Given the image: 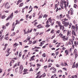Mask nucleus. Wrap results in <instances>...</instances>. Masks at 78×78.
Instances as JSON below:
<instances>
[{
	"label": "nucleus",
	"mask_w": 78,
	"mask_h": 78,
	"mask_svg": "<svg viewBox=\"0 0 78 78\" xmlns=\"http://www.w3.org/2000/svg\"><path fill=\"white\" fill-rule=\"evenodd\" d=\"M9 25V23H7L5 25V27H8Z\"/></svg>",
	"instance_id": "32"
},
{
	"label": "nucleus",
	"mask_w": 78,
	"mask_h": 78,
	"mask_svg": "<svg viewBox=\"0 0 78 78\" xmlns=\"http://www.w3.org/2000/svg\"><path fill=\"white\" fill-rule=\"evenodd\" d=\"M28 31H29V30H28L27 32L26 33V31H25V30H24V34H28Z\"/></svg>",
	"instance_id": "20"
},
{
	"label": "nucleus",
	"mask_w": 78,
	"mask_h": 78,
	"mask_svg": "<svg viewBox=\"0 0 78 78\" xmlns=\"http://www.w3.org/2000/svg\"><path fill=\"white\" fill-rule=\"evenodd\" d=\"M47 16H48V15H45L43 16V18H44V17H45V18H47Z\"/></svg>",
	"instance_id": "24"
},
{
	"label": "nucleus",
	"mask_w": 78,
	"mask_h": 78,
	"mask_svg": "<svg viewBox=\"0 0 78 78\" xmlns=\"http://www.w3.org/2000/svg\"><path fill=\"white\" fill-rule=\"evenodd\" d=\"M9 3L8 2H7L6 3H4L3 4V5L5 6V8H7V9H9L10 8V5H9Z\"/></svg>",
	"instance_id": "3"
},
{
	"label": "nucleus",
	"mask_w": 78,
	"mask_h": 78,
	"mask_svg": "<svg viewBox=\"0 0 78 78\" xmlns=\"http://www.w3.org/2000/svg\"><path fill=\"white\" fill-rule=\"evenodd\" d=\"M70 11H71L72 12H73V9L72 8H71L70 9Z\"/></svg>",
	"instance_id": "40"
},
{
	"label": "nucleus",
	"mask_w": 78,
	"mask_h": 78,
	"mask_svg": "<svg viewBox=\"0 0 78 78\" xmlns=\"http://www.w3.org/2000/svg\"><path fill=\"white\" fill-rule=\"evenodd\" d=\"M66 23L65 22V21H62V23H63V24H64V25H65V23Z\"/></svg>",
	"instance_id": "54"
},
{
	"label": "nucleus",
	"mask_w": 78,
	"mask_h": 78,
	"mask_svg": "<svg viewBox=\"0 0 78 78\" xmlns=\"http://www.w3.org/2000/svg\"><path fill=\"white\" fill-rule=\"evenodd\" d=\"M8 34H6V35L5 36V39H8L9 37H8Z\"/></svg>",
	"instance_id": "12"
},
{
	"label": "nucleus",
	"mask_w": 78,
	"mask_h": 78,
	"mask_svg": "<svg viewBox=\"0 0 78 78\" xmlns=\"http://www.w3.org/2000/svg\"><path fill=\"white\" fill-rule=\"evenodd\" d=\"M76 58H77V54H76L75 55V58L76 59Z\"/></svg>",
	"instance_id": "60"
},
{
	"label": "nucleus",
	"mask_w": 78,
	"mask_h": 78,
	"mask_svg": "<svg viewBox=\"0 0 78 78\" xmlns=\"http://www.w3.org/2000/svg\"><path fill=\"white\" fill-rule=\"evenodd\" d=\"M23 2H22V3H20V4L19 7H22V6H23Z\"/></svg>",
	"instance_id": "19"
},
{
	"label": "nucleus",
	"mask_w": 78,
	"mask_h": 78,
	"mask_svg": "<svg viewBox=\"0 0 78 78\" xmlns=\"http://www.w3.org/2000/svg\"><path fill=\"white\" fill-rule=\"evenodd\" d=\"M49 23V22L48 21V20H47L46 22V25L45 26L46 27V28H48V27H49L50 26V25L49 24H48Z\"/></svg>",
	"instance_id": "6"
},
{
	"label": "nucleus",
	"mask_w": 78,
	"mask_h": 78,
	"mask_svg": "<svg viewBox=\"0 0 78 78\" xmlns=\"http://www.w3.org/2000/svg\"><path fill=\"white\" fill-rule=\"evenodd\" d=\"M59 72H60V73H62V70H59V71H58V73Z\"/></svg>",
	"instance_id": "48"
},
{
	"label": "nucleus",
	"mask_w": 78,
	"mask_h": 78,
	"mask_svg": "<svg viewBox=\"0 0 78 78\" xmlns=\"http://www.w3.org/2000/svg\"><path fill=\"white\" fill-rule=\"evenodd\" d=\"M2 28L3 29H6V27H5V25H3V27H2Z\"/></svg>",
	"instance_id": "33"
},
{
	"label": "nucleus",
	"mask_w": 78,
	"mask_h": 78,
	"mask_svg": "<svg viewBox=\"0 0 78 78\" xmlns=\"http://www.w3.org/2000/svg\"><path fill=\"white\" fill-rule=\"evenodd\" d=\"M37 67H39L40 66H41V65H40L38 63L37 65Z\"/></svg>",
	"instance_id": "50"
},
{
	"label": "nucleus",
	"mask_w": 78,
	"mask_h": 78,
	"mask_svg": "<svg viewBox=\"0 0 78 78\" xmlns=\"http://www.w3.org/2000/svg\"><path fill=\"white\" fill-rule=\"evenodd\" d=\"M37 40H36L35 41H34L33 42V44H36V43H37Z\"/></svg>",
	"instance_id": "22"
},
{
	"label": "nucleus",
	"mask_w": 78,
	"mask_h": 78,
	"mask_svg": "<svg viewBox=\"0 0 78 78\" xmlns=\"http://www.w3.org/2000/svg\"><path fill=\"white\" fill-rule=\"evenodd\" d=\"M1 19H5V15L2 16L1 17Z\"/></svg>",
	"instance_id": "35"
},
{
	"label": "nucleus",
	"mask_w": 78,
	"mask_h": 78,
	"mask_svg": "<svg viewBox=\"0 0 78 78\" xmlns=\"http://www.w3.org/2000/svg\"><path fill=\"white\" fill-rule=\"evenodd\" d=\"M19 56H20V57L21 56V55L22 54V53H21V52H20V53H19Z\"/></svg>",
	"instance_id": "47"
},
{
	"label": "nucleus",
	"mask_w": 78,
	"mask_h": 78,
	"mask_svg": "<svg viewBox=\"0 0 78 78\" xmlns=\"http://www.w3.org/2000/svg\"><path fill=\"white\" fill-rule=\"evenodd\" d=\"M55 23L54 22H53L51 24V25H53L54 24V23Z\"/></svg>",
	"instance_id": "57"
},
{
	"label": "nucleus",
	"mask_w": 78,
	"mask_h": 78,
	"mask_svg": "<svg viewBox=\"0 0 78 78\" xmlns=\"http://www.w3.org/2000/svg\"><path fill=\"white\" fill-rule=\"evenodd\" d=\"M59 36L60 37H62V38H63V37H64V35H63V34H59Z\"/></svg>",
	"instance_id": "21"
},
{
	"label": "nucleus",
	"mask_w": 78,
	"mask_h": 78,
	"mask_svg": "<svg viewBox=\"0 0 78 78\" xmlns=\"http://www.w3.org/2000/svg\"><path fill=\"white\" fill-rule=\"evenodd\" d=\"M3 32V30H2L1 31H0V34H2V33Z\"/></svg>",
	"instance_id": "41"
},
{
	"label": "nucleus",
	"mask_w": 78,
	"mask_h": 78,
	"mask_svg": "<svg viewBox=\"0 0 78 78\" xmlns=\"http://www.w3.org/2000/svg\"><path fill=\"white\" fill-rule=\"evenodd\" d=\"M66 17L68 18V19H70V16H69V14L66 15Z\"/></svg>",
	"instance_id": "16"
},
{
	"label": "nucleus",
	"mask_w": 78,
	"mask_h": 78,
	"mask_svg": "<svg viewBox=\"0 0 78 78\" xmlns=\"http://www.w3.org/2000/svg\"><path fill=\"white\" fill-rule=\"evenodd\" d=\"M9 53H8V54H7L6 55V56H8L9 55Z\"/></svg>",
	"instance_id": "53"
},
{
	"label": "nucleus",
	"mask_w": 78,
	"mask_h": 78,
	"mask_svg": "<svg viewBox=\"0 0 78 78\" xmlns=\"http://www.w3.org/2000/svg\"><path fill=\"white\" fill-rule=\"evenodd\" d=\"M72 35H74L75 36L76 35V33H75V30H73L72 32Z\"/></svg>",
	"instance_id": "10"
},
{
	"label": "nucleus",
	"mask_w": 78,
	"mask_h": 78,
	"mask_svg": "<svg viewBox=\"0 0 78 78\" xmlns=\"http://www.w3.org/2000/svg\"><path fill=\"white\" fill-rule=\"evenodd\" d=\"M48 20H49V22H50V23H51V19L50 18H49L48 19Z\"/></svg>",
	"instance_id": "28"
},
{
	"label": "nucleus",
	"mask_w": 78,
	"mask_h": 78,
	"mask_svg": "<svg viewBox=\"0 0 78 78\" xmlns=\"http://www.w3.org/2000/svg\"><path fill=\"white\" fill-rule=\"evenodd\" d=\"M74 45H75V46H76V41H74Z\"/></svg>",
	"instance_id": "42"
},
{
	"label": "nucleus",
	"mask_w": 78,
	"mask_h": 78,
	"mask_svg": "<svg viewBox=\"0 0 78 78\" xmlns=\"http://www.w3.org/2000/svg\"><path fill=\"white\" fill-rule=\"evenodd\" d=\"M29 40H26L25 41H24V42H27L28 40L30 44H32V41H29Z\"/></svg>",
	"instance_id": "8"
},
{
	"label": "nucleus",
	"mask_w": 78,
	"mask_h": 78,
	"mask_svg": "<svg viewBox=\"0 0 78 78\" xmlns=\"http://www.w3.org/2000/svg\"><path fill=\"white\" fill-rule=\"evenodd\" d=\"M74 7L75 8H76V5L74 4Z\"/></svg>",
	"instance_id": "45"
},
{
	"label": "nucleus",
	"mask_w": 78,
	"mask_h": 78,
	"mask_svg": "<svg viewBox=\"0 0 78 78\" xmlns=\"http://www.w3.org/2000/svg\"><path fill=\"white\" fill-rule=\"evenodd\" d=\"M14 12L15 13H18V11H17V10H16Z\"/></svg>",
	"instance_id": "64"
},
{
	"label": "nucleus",
	"mask_w": 78,
	"mask_h": 78,
	"mask_svg": "<svg viewBox=\"0 0 78 78\" xmlns=\"http://www.w3.org/2000/svg\"><path fill=\"white\" fill-rule=\"evenodd\" d=\"M14 22H13L12 25V26L13 27V28H15V25H14Z\"/></svg>",
	"instance_id": "23"
},
{
	"label": "nucleus",
	"mask_w": 78,
	"mask_h": 78,
	"mask_svg": "<svg viewBox=\"0 0 78 78\" xmlns=\"http://www.w3.org/2000/svg\"><path fill=\"white\" fill-rule=\"evenodd\" d=\"M10 48H8V49H7V52L8 53H9V51H10Z\"/></svg>",
	"instance_id": "31"
},
{
	"label": "nucleus",
	"mask_w": 78,
	"mask_h": 78,
	"mask_svg": "<svg viewBox=\"0 0 78 78\" xmlns=\"http://www.w3.org/2000/svg\"><path fill=\"white\" fill-rule=\"evenodd\" d=\"M56 42H57V40H54L53 41V43H56Z\"/></svg>",
	"instance_id": "34"
},
{
	"label": "nucleus",
	"mask_w": 78,
	"mask_h": 78,
	"mask_svg": "<svg viewBox=\"0 0 78 78\" xmlns=\"http://www.w3.org/2000/svg\"><path fill=\"white\" fill-rule=\"evenodd\" d=\"M62 31H63V30H64V25H63L62 26Z\"/></svg>",
	"instance_id": "58"
},
{
	"label": "nucleus",
	"mask_w": 78,
	"mask_h": 78,
	"mask_svg": "<svg viewBox=\"0 0 78 78\" xmlns=\"http://www.w3.org/2000/svg\"><path fill=\"white\" fill-rule=\"evenodd\" d=\"M11 70V68H9L8 69V72H9V71H10Z\"/></svg>",
	"instance_id": "62"
},
{
	"label": "nucleus",
	"mask_w": 78,
	"mask_h": 78,
	"mask_svg": "<svg viewBox=\"0 0 78 78\" xmlns=\"http://www.w3.org/2000/svg\"><path fill=\"white\" fill-rule=\"evenodd\" d=\"M75 66V64H73V68H75V66Z\"/></svg>",
	"instance_id": "26"
},
{
	"label": "nucleus",
	"mask_w": 78,
	"mask_h": 78,
	"mask_svg": "<svg viewBox=\"0 0 78 78\" xmlns=\"http://www.w3.org/2000/svg\"><path fill=\"white\" fill-rule=\"evenodd\" d=\"M13 13H12L11 15L9 17L7 18L6 20H9V19L10 18L11 19H12V17H13Z\"/></svg>",
	"instance_id": "5"
},
{
	"label": "nucleus",
	"mask_w": 78,
	"mask_h": 78,
	"mask_svg": "<svg viewBox=\"0 0 78 78\" xmlns=\"http://www.w3.org/2000/svg\"><path fill=\"white\" fill-rule=\"evenodd\" d=\"M20 70L19 71V73H20V74H21V73H22V70L23 69V66L21 65L20 66Z\"/></svg>",
	"instance_id": "4"
},
{
	"label": "nucleus",
	"mask_w": 78,
	"mask_h": 78,
	"mask_svg": "<svg viewBox=\"0 0 78 78\" xmlns=\"http://www.w3.org/2000/svg\"><path fill=\"white\" fill-rule=\"evenodd\" d=\"M20 45H22V42H19Z\"/></svg>",
	"instance_id": "55"
},
{
	"label": "nucleus",
	"mask_w": 78,
	"mask_h": 78,
	"mask_svg": "<svg viewBox=\"0 0 78 78\" xmlns=\"http://www.w3.org/2000/svg\"><path fill=\"white\" fill-rule=\"evenodd\" d=\"M53 70H54V71H56V69L54 68H53Z\"/></svg>",
	"instance_id": "63"
},
{
	"label": "nucleus",
	"mask_w": 78,
	"mask_h": 78,
	"mask_svg": "<svg viewBox=\"0 0 78 78\" xmlns=\"http://www.w3.org/2000/svg\"><path fill=\"white\" fill-rule=\"evenodd\" d=\"M57 22L58 23V25H61V23L60 22H59V21H58V22L57 21Z\"/></svg>",
	"instance_id": "39"
},
{
	"label": "nucleus",
	"mask_w": 78,
	"mask_h": 78,
	"mask_svg": "<svg viewBox=\"0 0 78 78\" xmlns=\"http://www.w3.org/2000/svg\"><path fill=\"white\" fill-rule=\"evenodd\" d=\"M66 3H67V2H66L65 1H62V0L61 2L60 6L62 9H63V8H64L63 4H64V5H67Z\"/></svg>",
	"instance_id": "2"
},
{
	"label": "nucleus",
	"mask_w": 78,
	"mask_h": 78,
	"mask_svg": "<svg viewBox=\"0 0 78 78\" xmlns=\"http://www.w3.org/2000/svg\"><path fill=\"white\" fill-rule=\"evenodd\" d=\"M73 41H74V40L70 39L69 42V45H71V44L72 45V44H73Z\"/></svg>",
	"instance_id": "7"
},
{
	"label": "nucleus",
	"mask_w": 78,
	"mask_h": 78,
	"mask_svg": "<svg viewBox=\"0 0 78 78\" xmlns=\"http://www.w3.org/2000/svg\"><path fill=\"white\" fill-rule=\"evenodd\" d=\"M34 48H36L37 49H39V48H41L40 47H37L36 46H35L34 47Z\"/></svg>",
	"instance_id": "27"
},
{
	"label": "nucleus",
	"mask_w": 78,
	"mask_h": 78,
	"mask_svg": "<svg viewBox=\"0 0 78 78\" xmlns=\"http://www.w3.org/2000/svg\"><path fill=\"white\" fill-rule=\"evenodd\" d=\"M28 70L27 69H25L24 70V72H27V71Z\"/></svg>",
	"instance_id": "29"
},
{
	"label": "nucleus",
	"mask_w": 78,
	"mask_h": 78,
	"mask_svg": "<svg viewBox=\"0 0 78 78\" xmlns=\"http://www.w3.org/2000/svg\"><path fill=\"white\" fill-rule=\"evenodd\" d=\"M19 3H20V2H19V1H18L17 3H16V5H19Z\"/></svg>",
	"instance_id": "61"
},
{
	"label": "nucleus",
	"mask_w": 78,
	"mask_h": 78,
	"mask_svg": "<svg viewBox=\"0 0 78 78\" xmlns=\"http://www.w3.org/2000/svg\"><path fill=\"white\" fill-rule=\"evenodd\" d=\"M71 78H75V76H72L71 77Z\"/></svg>",
	"instance_id": "59"
},
{
	"label": "nucleus",
	"mask_w": 78,
	"mask_h": 78,
	"mask_svg": "<svg viewBox=\"0 0 78 78\" xmlns=\"http://www.w3.org/2000/svg\"><path fill=\"white\" fill-rule=\"evenodd\" d=\"M68 26H69V28H71L72 26V23H70V24H69Z\"/></svg>",
	"instance_id": "13"
},
{
	"label": "nucleus",
	"mask_w": 78,
	"mask_h": 78,
	"mask_svg": "<svg viewBox=\"0 0 78 78\" xmlns=\"http://www.w3.org/2000/svg\"><path fill=\"white\" fill-rule=\"evenodd\" d=\"M41 27L42 25L41 24L37 26V28H41Z\"/></svg>",
	"instance_id": "14"
},
{
	"label": "nucleus",
	"mask_w": 78,
	"mask_h": 78,
	"mask_svg": "<svg viewBox=\"0 0 78 78\" xmlns=\"http://www.w3.org/2000/svg\"><path fill=\"white\" fill-rule=\"evenodd\" d=\"M76 53V49H75L74 50V53Z\"/></svg>",
	"instance_id": "46"
},
{
	"label": "nucleus",
	"mask_w": 78,
	"mask_h": 78,
	"mask_svg": "<svg viewBox=\"0 0 78 78\" xmlns=\"http://www.w3.org/2000/svg\"><path fill=\"white\" fill-rule=\"evenodd\" d=\"M75 27H74V26H72V29H75Z\"/></svg>",
	"instance_id": "38"
},
{
	"label": "nucleus",
	"mask_w": 78,
	"mask_h": 78,
	"mask_svg": "<svg viewBox=\"0 0 78 78\" xmlns=\"http://www.w3.org/2000/svg\"><path fill=\"white\" fill-rule=\"evenodd\" d=\"M67 5H65V8H66V6H69V2H67Z\"/></svg>",
	"instance_id": "25"
},
{
	"label": "nucleus",
	"mask_w": 78,
	"mask_h": 78,
	"mask_svg": "<svg viewBox=\"0 0 78 78\" xmlns=\"http://www.w3.org/2000/svg\"><path fill=\"white\" fill-rule=\"evenodd\" d=\"M17 65V63H16L15 64V65L14 66V68L15 67H16Z\"/></svg>",
	"instance_id": "43"
},
{
	"label": "nucleus",
	"mask_w": 78,
	"mask_h": 78,
	"mask_svg": "<svg viewBox=\"0 0 78 78\" xmlns=\"http://www.w3.org/2000/svg\"><path fill=\"white\" fill-rule=\"evenodd\" d=\"M19 45V44H18L15 43V44L14 45H13V47L15 48V47H16V46H18Z\"/></svg>",
	"instance_id": "15"
},
{
	"label": "nucleus",
	"mask_w": 78,
	"mask_h": 78,
	"mask_svg": "<svg viewBox=\"0 0 78 78\" xmlns=\"http://www.w3.org/2000/svg\"><path fill=\"white\" fill-rule=\"evenodd\" d=\"M78 31V26H76V31Z\"/></svg>",
	"instance_id": "30"
},
{
	"label": "nucleus",
	"mask_w": 78,
	"mask_h": 78,
	"mask_svg": "<svg viewBox=\"0 0 78 78\" xmlns=\"http://www.w3.org/2000/svg\"><path fill=\"white\" fill-rule=\"evenodd\" d=\"M42 56H43V57H44V58H45V53H44L42 55Z\"/></svg>",
	"instance_id": "36"
},
{
	"label": "nucleus",
	"mask_w": 78,
	"mask_h": 78,
	"mask_svg": "<svg viewBox=\"0 0 78 78\" xmlns=\"http://www.w3.org/2000/svg\"><path fill=\"white\" fill-rule=\"evenodd\" d=\"M58 27L59 28L60 30H62V25L60 24V25H59Z\"/></svg>",
	"instance_id": "11"
},
{
	"label": "nucleus",
	"mask_w": 78,
	"mask_h": 78,
	"mask_svg": "<svg viewBox=\"0 0 78 78\" xmlns=\"http://www.w3.org/2000/svg\"><path fill=\"white\" fill-rule=\"evenodd\" d=\"M67 37L66 36H64L62 38L63 39H68L69 36H70V34H71V30H68L67 32Z\"/></svg>",
	"instance_id": "1"
},
{
	"label": "nucleus",
	"mask_w": 78,
	"mask_h": 78,
	"mask_svg": "<svg viewBox=\"0 0 78 78\" xmlns=\"http://www.w3.org/2000/svg\"><path fill=\"white\" fill-rule=\"evenodd\" d=\"M65 53H66V55H69V52L67 51V50H66L65 51Z\"/></svg>",
	"instance_id": "17"
},
{
	"label": "nucleus",
	"mask_w": 78,
	"mask_h": 78,
	"mask_svg": "<svg viewBox=\"0 0 78 78\" xmlns=\"http://www.w3.org/2000/svg\"><path fill=\"white\" fill-rule=\"evenodd\" d=\"M45 41H42V42L41 43V45H42L44 44V43H45Z\"/></svg>",
	"instance_id": "18"
},
{
	"label": "nucleus",
	"mask_w": 78,
	"mask_h": 78,
	"mask_svg": "<svg viewBox=\"0 0 78 78\" xmlns=\"http://www.w3.org/2000/svg\"><path fill=\"white\" fill-rule=\"evenodd\" d=\"M59 46H60V43H58V45L56 46V47H59Z\"/></svg>",
	"instance_id": "37"
},
{
	"label": "nucleus",
	"mask_w": 78,
	"mask_h": 78,
	"mask_svg": "<svg viewBox=\"0 0 78 78\" xmlns=\"http://www.w3.org/2000/svg\"><path fill=\"white\" fill-rule=\"evenodd\" d=\"M4 38V36L3 35L2 37L1 36V37L0 38V39H3V38Z\"/></svg>",
	"instance_id": "44"
},
{
	"label": "nucleus",
	"mask_w": 78,
	"mask_h": 78,
	"mask_svg": "<svg viewBox=\"0 0 78 78\" xmlns=\"http://www.w3.org/2000/svg\"><path fill=\"white\" fill-rule=\"evenodd\" d=\"M33 17H35V13H34L33 14Z\"/></svg>",
	"instance_id": "52"
},
{
	"label": "nucleus",
	"mask_w": 78,
	"mask_h": 78,
	"mask_svg": "<svg viewBox=\"0 0 78 78\" xmlns=\"http://www.w3.org/2000/svg\"><path fill=\"white\" fill-rule=\"evenodd\" d=\"M57 33H58L59 34V33H60V30H58L57 32H56Z\"/></svg>",
	"instance_id": "49"
},
{
	"label": "nucleus",
	"mask_w": 78,
	"mask_h": 78,
	"mask_svg": "<svg viewBox=\"0 0 78 78\" xmlns=\"http://www.w3.org/2000/svg\"><path fill=\"white\" fill-rule=\"evenodd\" d=\"M63 31L64 32V33H66V31H67V30H63Z\"/></svg>",
	"instance_id": "51"
},
{
	"label": "nucleus",
	"mask_w": 78,
	"mask_h": 78,
	"mask_svg": "<svg viewBox=\"0 0 78 78\" xmlns=\"http://www.w3.org/2000/svg\"><path fill=\"white\" fill-rule=\"evenodd\" d=\"M31 39V37H28L27 39Z\"/></svg>",
	"instance_id": "56"
},
{
	"label": "nucleus",
	"mask_w": 78,
	"mask_h": 78,
	"mask_svg": "<svg viewBox=\"0 0 78 78\" xmlns=\"http://www.w3.org/2000/svg\"><path fill=\"white\" fill-rule=\"evenodd\" d=\"M69 23H65V24L64 25V26L65 27H67L69 26Z\"/></svg>",
	"instance_id": "9"
}]
</instances>
